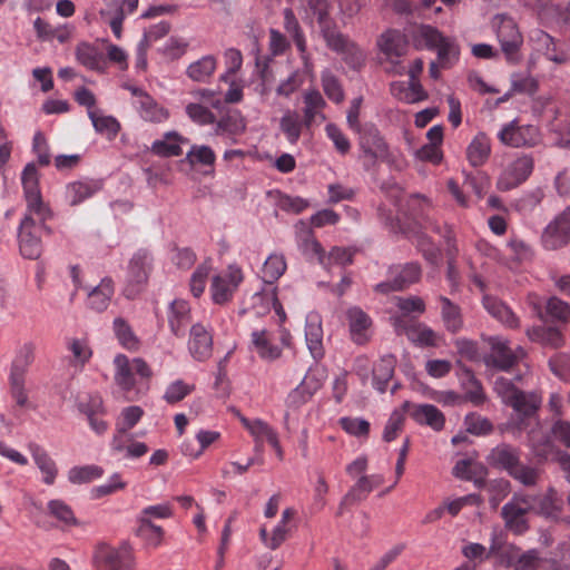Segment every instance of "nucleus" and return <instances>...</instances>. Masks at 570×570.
<instances>
[{"instance_id":"obj_31","label":"nucleus","mask_w":570,"mask_h":570,"mask_svg":"<svg viewBox=\"0 0 570 570\" xmlns=\"http://www.w3.org/2000/svg\"><path fill=\"white\" fill-rule=\"evenodd\" d=\"M325 38L327 41V45L341 52H345L346 60L353 68H357L362 66L365 61V53L362 49H360L354 43L350 42L341 33H325Z\"/></svg>"},{"instance_id":"obj_13","label":"nucleus","mask_w":570,"mask_h":570,"mask_svg":"<svg viewBox=\"0 0 570 570\" xmlns=\"http://www.w3.org/2000/svg\"><path fill=\"white\" fill-rule=\"evenodd\" d=\"M488 344L491 347L488 363L503 371L512 367L525 355V352L521 346H518L515 350H511L509 341L501 336L489 337Z\"/></svg>"},{"instance_id":"obj_38","label":"nucleus","mask_w":570,"mask_h":570,"mask_svg":"<svg viewBox=\"0 0 570 570\" xmlns=\"http://www.w3.org/2000/svg\"><path fill=\"white\" fill-rule=\"evenodd\" d=\"M186 141L177 131H168L163 138L155 140L150 149L160 157L179 156L183 153L181 144Z\"/></svg>"},{"instance_id":"obj_47","label":"nucleus","mask_w":570,"mask_h":570,"mask_svg":"<svg viewBox=\"0 0 570 570\" xmlns=\"http://www.w3.org/2000/svg\"><path fill=\"white\" fill-rule=\"evenodd\" d=\"M287 268L286 259L281 253H272L264 262L262 268V279L268 286H274V283L285 273Z\"/></svg>"},{"instance_id":"obj_60","label":"nucleus","mask_w":570,"mask_h":570,"mask_svg":"<svg viewBox=\"0 0 570 570\" xmlns=\"http://www.w3.org/2000/svg\"><path fill=\"white\" fill-rule=\"evenodd\" d=\"M185 111L189 119L199 126L214 125L216 120L215 115L199 102L188 104Z\"/></svg>"},{"instance_id":"obj_36","label":"nucleus","mask_w":570,"mask_h":570,"mask_svg":"<svg viewBox=\"0 0 570 570\" xmlns=\"http://www.w3.org/2000/svg\"><path fill=\"white\" fill-rule=\"evenodd\" d=\"M33 29L39 40L52 41L53 39H56L60 43L67 42L71 37L73 30L69 24H60L53 27L40 17L35 19Z\"/></svg>"},{"instance_id":"obj_11","label":"nucleus","mask_w":570,"mask_h":570,"mask_svg":"<svg viewBox=\"0 0 570 570\" xmlns=\"http://www.w3.org/2000/svg\"><path fill=\"white\" fill-rule=\"evenodd\" d=\"M499 140L510 147H533L541 141L539 129L533 125L519 126L517 120L504 125L498 134Z\"/></svg>"},{"instance_id":"obj_10","label":"nucleus","mask_w":570,"mask_h":570,"mask_svg":"<svg viewBox=\"0 0 570 570\" xmlns=\"http://www.w3.org/2000/svg\"><path fill=\"white\" fill-rule=\"evenodd\" d=\"M533 168L534 159L531 155H519L503 167L497 180L498 189L507 191L517 188L531 176Z\"/></svg>"},{"instance_id":"obj_28","label":"nucleus","mask_w":570,"mask_h":570,"mask_svg":"<svg viewBox=\"0 0 570 570\" xmlns=\"http://www.w3.org/2000/svg\"><path fill=\"white\" fill-rule=\"evenodd\" d=\"M250 308L256 315H265L274 308L281 321L285 320V312L277 299L275 286L265 284L262 291L255 293L250 298Z\"/></svg>"},{"instance_id":"obj_61","label":"nucleus","mask_w":570,"mask_h":570,"mask_svg":"<svg viewBox=\"0 0 570 570\" xmlns=\"http://www.w3.org/2000/svg\"><path fill=\"white\" fill-rule=\"evenodd\" d=\"M77 60L91 70H99L101 68V56L91 46L81 43L76 50Z\"/></svg>"},{"instance_id":"obj_63","label":"nucleus","mask_w":570,"mask_h":570,"mask_svg":"<svg viewBox=\"0 0 570 570\" xmlns=\"http://www.w3.org/2000/svg\"><path fill=\"white\" fill-rule=\"evenodd\" d=\"M212 271V263L209 261L200 264L190 277V291L195 297L200 296L206 287V281Z\"/></svg>"},{"instance_id":"obj_49","label":"nucleus","mask_w":570,"mask_h":570,"mask_svg":"<svg viewBox=\"0 0 570 570\" xmlns=\"http://www.w3.org/2000/svg\"><path fill=\"white\" fill-rule=\"evenodd\" d=\"M527 335L529 340L551 347H559L563 344V337L556 327L538 326L528 328Z\"/></svg>"},{"instance_id":"obj_64","label":"nucleus","mask_w":570,"mask_h":570,"mask_svg":"<svg viewBox=\"0 0 570 570\" xmlns=\"http://www.w3.org/2000/svg\"><path fill=\"white\" fill-rule=\"evenodd\" d=\"M193 390L194 385L183 380H176L166 387L164 400L169 404L177 403L190 394Z\"/></svg>"},{"instance_id":"obj_1","label":"nucleus","mask_w":570,"mask_h":570,"mask_svg":"<svg viewBox=\"0 0 570 570\" xmlns=\"http://www.w3.org/2000/svg\"><path fill=\"white\" fill-rule=\"evenodd\" d=\"M26 210L19 227L29 230L50 233L47 222L51 219L52 212L41 197L39 188V174L33 164H28L21 174Z\"/></svg>"},{"instance_id":"obj_18","label":"nucleus","mask_w":570,"mask_h":570,"mask_svg":"<svg viewBox=\"0 0 570 570\" xmlns=\"http://www.w3.org/2000/svg\"><path fill=\"white\" fill-rule=\"evenodd\" d=\"M188 351L191 357L198 362H204L212 356L213 336L207 327L200 323L190 327Z\"/></svg>"},{"instance_id":"obj_54","label":"nucleus","mask_w":570,"mask_h":570,"mask_svg":"<svg viewBox=\"0 0 570 570\" xmlns=\"http://www.w3.org/2000/svg\"><path fill=\"white\" fill-rule=\"evenodd\" d=\"M396 305L401 312L397 316L402 317L405 324H409V317H416L425 311L424 301L417 296L397 297Z\"/></svg>"},{"instance_id":"obj_7","label":"nucleus","mask_w":570,"mask_h":570,"mask_svg":"<svg viewBox=\"0 0 570 570\" xmlns=\"http://www.w3.org/2000/svg\"><path fill=\"white\" fill-rule=\"evenodd\" d=\"M291 335L283 332L279 337L275 333L262 328L255 330L250 334L249 348L265 362H275L281 358L284 347L289 346Z\"/></svg>"},{"instance_id":"obj_5","label":"nucleus","mask_w":570,"mask_h":570,"mask_svg":"<svg viewBox=\"0 0 570 570\" xmlns=\"http://www.w3.org/2000/svg\"><path fill=\"white\" fill-rule=\"evenodd\" d=\"M33 358V346L30 343L22 345L17 352L9 373L10 393L19 406H26L28 403V394L26 390V371Z\"/></svg>"},{"instance_id":"obj_57","label":"nucleus","mask_w":570,"mask_h":570,"mask_svg":"<svg viewBox=\"0 0 570 570\" xmlns=\"http://www.w3.org/2000/svg\"><path fill=\"white\" fill-rule=\"evenodd\" d=\"M186 160L191 166H213L216 160V155L207 145H193L186 154Z\"/></svg>"},{"instance_id":"obj_44","label":"nucleus","mask_w":570,"mask_h":570,"mask_svg":"<svg viewBox=\"0 0 570 570\" xmlns=\"http://www.w3.org/2000/svg\"><path fill=\"white\" fill-rule=\"evenodd\" d=\"M102 187L101 180L83 179L75 181L67 187V197L71 205H77L95 195Z\"/></svg>"},{"instance_id":"obj_46","label":"nucleus","mask_w":570,"mask_h":570,"mask_svg":"<svg viewBox=\"0 0 570 570\" xmlns=\"http://www.w3.org/2000/svg\"><path fill=\"white\" fill-rule=\"evenodd\" d=\"M88 117L98 134L106 136L110 140L118 135L120 124L114 116L105 115L101 110L97 109L89 110Z\"/></svg>"},{"instance_id":"obj_50","label":"nucleus","mask_w":570,"mask_h":570,"mask_svg":"<svg viewBox=\"0 0 570 570\" xmlns=\"http://www.w3.org/2000/svg\"><path fill=\"white\" fill-rule=\"evenodd\" d=\"M137 523L138 527L136 533L147 547L157 548L163 543L164 530L160 525L147 520H140L137 521Z\"/></svg>"},{"instance_id":"obj_25","label":"nucleus","mask_w":570,"mask_h":570,"mask_svg":"<svg viewBox=\"0 0 570 570\" xmlns=\"http://www.w3.org/2000/svg\"><path fill=\"white\" fill-rule=\"evenodd\" d=\"M279 130L289 145H296L303 134L311 131V127L297 110L286 109L279 118Z\"/></svg>"},{"instance_id":"obj_40","label":"nucleus","mask_w":570,"mask_h":570,"mask_svg":"<svg viewBox=\"0 0 570 570\" xmlns=\"http://www.w3.org/2000/svg\"><path fill=\"white\" fill-rule=\"evenodd\" d=\"M115 382L126 392L131 391L136 385L135 372L130 360L125 354H118L114 358Z\"/></svg>"},{"instance_id":"obj_26","label":"nucleus","mask_w":570,"mask_h":570,"mask_svg":"<svg viewBox=\"0 0 570 570\" xmlns=\"http://www.w3.org/2000/svg\"><path fill=\"white\" fill-rule=\"evenodd\" d=\"M406 413L420 425H426L434 431H441L445 424L443 413L432 404H414L410 402Z\"/></svg>"},{"instance_id":"obj_15","label":"nucleus","mask_w":570,"mask_h":570,"mask_svg":"<svg viewBox=\"0 0 570 570\" xmlns=\"http://www.w3.org/2000/svg\"><path fill=\"white\" fill-rule=\"evenodd\" d=\"M392 281L383 282L376 285V291L389 293L392 291H402L416 283L421 276V268L416 263L394 266L390 269Z\"/></svg>"},{"instance_id":"obj_51","label":"nucleus","mask_w":570,"mask_h":570,"mask_svg":"<svg viewBox=\"0 0 570 570\" xmlns=\"http://www.w3.org/2000/svg\"><path fill=\"white\" fill-rule=\"evenodd\" d=\"M441 316L446 330L458 332L463 324L461 311L458 305L453 304L449 298L441 296Z\"/></svg>"},{"instance_id":"obj_27","label":"nucleus","mask_w":570,"mask_h":570,"mask_svg":"<svg viewBox=\"0 0 570 570\" xmlns=\"http://www.w3.org/2000/svg\"><path fill=\"white\" fill-rule=\"evenodd\" d=\"M303 116L302 118L312 128L314 125H320L326 120L324 108L326 101L316 89H308L303 95Z\"/></svg>"},{"instance_id":"obj_58","label":"nucleus","mask_w":570,"mask_h":570,"mask_svg":"<svg viewBox=\"0 0 570 570\" xmlns=\"http://www.w3.org/2000/svg\"><path fill=\"white\" fill-rule=\"evenodd\" d=\"M340 425L347 434L358 439H366L371 428L367 420L351 416L341 417Z\"/></svg>"},{"instance_id":"obj_59","label":"nucleus","mask_w":570,"mask_h":570,"mask_svg":"<svg viewBox=\"0 0 570 570\" xmlns=\"http://www.w3.org/2000/svg\"><path fill=\"white\" fill-rule=\"evenodd\" d=\"M491 458L494 463L505 469L509 474L519 463L515 450L508 445H500L493 449L491 452Z\"/></svg>"},{"instance_id":"obj_9","label":"nucleus","mask_w":570,"mask_h":570,"mask_svg":"<svg viewBox=\"0 0 570 570\" xmlns=\"http://www.w3.org/2000/svg\"><path fill=\"white\" fill-rule=\"evenodd\" d=\"M537 508L531 495L515 494L503 505L501 514L505 527L514 533H523L528 529L527 515Z\"/></svg>"},{"instance_id":"obj_62","label":"nucleus","mask_w":570,"mask_h":570,"mask_svg":"<svg viewBox=\"0 0 570 570\" xmlns=\"http://www.w3.org/2000/svg\"><path fill=\"white\" fill-rule=\"evenodd\" d=\"M304 83L303 73L294 70L285 79L281 80L276 87V94L279 97L289 98Z\"/></svg>"},{"instance_id":"obj_33","label":"nucleus","mask_w":570,"mask_h":570,"mask_svg":"<svg viewBox=\"0 0 570 570\" xmlns=\"http://www.w3.org/2000/svg\"><path fill=\"white\" fill-rule=\"evenodd\" d=\"M112 332L121 347L129 352L139 351L141 341L127 320L121 316L114 318Z\"/></svg>"},{"instance_id":"obj_2","label":"nucleus","mask_w":570,"mask_h":570,"mask_svg":"<svg viewBox=\"0 0 570 570\" xmlns=\"http://www.w3.org/2000/svg\"><path fill=\"white\" fill-rule=\"evenodd\" d=\"M377 48L380 51V62L385 71L393 75H403L405 67L402 58L407 52V39L399 30L389 29L377 38Z\"/></svg>"},{"instance_id":"obj_12","label":"nucleus","mask_w":570,"mask_h":570,"mask_svg":"<svg viewBox=\"0 0 570 570\" xmlns=\"http://www.w3.org/2000/svg\"><path fill=\"white\" fill-rule=\"evenodd\" d=\"M541 239L543 247L550 250L561 248L570 242V207L548 224Z\"/></svg>"},{"instance_id":"obj_14","label":"nucleus","mask_w":570,"mask_h":570,"mask_svg":"<svg viewBox=\"0 0 570 570\" xmlns=\"http://www.w3.org/2000/svg\"><path fill=\"white\" fill-rule=\"evenodd\" d=\"M239 421L253 436L256 450L261 451L264 442H267L275 450L276 455L279 459L283 458V450L279 444L278 434L267 422L261 419L249 420L243 415H239Z\"/></svg>"},{"instance_id":"obj_8","label":"nucleus","mask_w":570,"mask_h":570,"mask_svg":"<svg viewBox=\"0 0 570 570\" xmlns=\"http://www.w3.org/2000/svg\"><path fill=\"white\" fill-rule=\"evenodd\" d=\"M243 281V271L235 264L228 265L225 269L214 275L210 284L213 302L223 305L232 301Z\"/></svg>"},{"instance_id":"obj_23","label":"nucleus","mask_w":570,"mask_h":570,"mask_svg":"<svg viewBox=\"0 0 570 570\" xmlns=\"http://www.w3.org/2000/svg\"><path fill=\"white\" fill-rule=\"evenodd\" d=\"M144 411L140 406L131 405L121 411L120 421L117 423L116 433L110 442L112 452H121L125 449L127 432L141 419Z\"/></svg>"},{"instance_id":"obj_20","label":"nucleus","mask_w":570,"mask_h":570,"mask_svg":"<svg viewBox=\"0 0 570 570\" xmlns=\"http://www.w3.org/2000/svg\"><path fill=\"white\" fill-rule=\"evenodd\" d=\"M149 256L139 252L132 256L127 273V297H134L148 278Z\"/></svg>"},{"instance_id":"obj_52","label":"nucleus","mask_w":570,"mask_h":570,"mask_svg":"<svg viewBox=\"0 0 570 570\" xmlns=\"http://www.w3.org/2000/svg\"><path fill=\"white\" fill-rule=\"evenodd\" d=\"M407 407H410V402L405 401L400 407L395 409L391 413L383 431V440L385 442H391L396 439L399 432L403 428Z\"/></svg>"},{"instance_id":"obj_35","label":"nucleus","mask_w":570,"mask_h":570,"mask_svg":"<svg viewBox=\"0 0 570 570\" xmlns=\"http://www.w3.org/2000/svg\"><path fill=\"white\" fill-rule=\"evenodd\" d=\"M45 233L29 230L26 228L18 229V244L20 254L28 259H37L42 253V236Z\"/></svg>"},{"instance_id":"obj_39","label":"nucleus","mask_w":570,"mask_h":570,"mask_svg":"<svg viewBox=\"0 0 570 570\" xmlns=\"http://www.w3.org/2000/svg\"><path fill=\"white\" fill-rule=\"evenodd\" d=\"M396 360L393 355L382 356L373 367V387L380 393H384L387 389V384L391 381Z\"/></svg>"},{"instance_id":"obj_37","label":"nucleus","mask_w":570,"mask_h":570,"mask_svg":"<svg viewBox=\"0 0 570 570\" xmlns=\"http://www.w3.org/2000/svg\"><path fill=\"white\" fill-rule=\"evenodd\" d=\"M216 68L217 58L213 55H205L188 65L186 75L195 82L206 83L213 77Z\"/></svg>"},{"instance_id":"obj_56","label":"nucleus","mask_w":570,"mask_h":570,"mask_svg":"<svg viewBox=\"0 0 570 570\" xmlns=\"http://www.w3.org/2000/svg\"><path fill=\"white\" fill-rule=\"evenodd\" d=\"M433 50L438 52V59L443 67H449L458 61L460 50L455 41L451 38L443 37Z\"/></svg>"},{"instance_id":"obj_53","label":"nucleus","mask_w":570,"mask_h":570,"mask_svg":"<svg viewBox=\"0 0 570 570\" xmlns=\"http://www.w3.org/2000/svg\"><path fill=\"white\" fill-rule=\"evenodd\" d=\"M104 469L99 465H77L68 471V480L72 484H82L100 479Z\"/></svg>"},{"instance_id":"obj_24","label":"nucleus","mask_w":570,"mask_h":570,"mask_svg":"<svg viewBox=\"0 0 570 570\" xmlns=\"http://www.w3.org/2000/svg\"><path fill=\"white\" fill-rule=\"evenodd\" d=\"M391 324L393 325L396 333H405L407 337L416 344L425 346L436 345V333L422 323L410 326L403 322L402 317L391 316Z\"/></svg>"},{"instance_id":"obj_43","label":"nucleus","mask_w":570,"mask_h":570,"mask_svg":"<svg viewBox=\"0 0 570 570\" xmlns=\"http://www.w3.org/2000/svg\"><path fill=\"white\" fill-rule=\"evenodd\" d=\"M484 308L494 318L501 322L503 325L510 328L519 327V320L514 313L500 299L492 296H484L483 298Z\"/></svg>"},{"instance_id":"obj_34","label":"nucleus","mask_w":570,"mask_h":570,"mask_svg":"<svg viewBox=\"0 0 570 570\" xmlns=\"http://www.w3.org/2000/svg\"><path fill=\"white\" fill-rule=\"evenodd\" d=\"M190 322V307L184 299L171 302L168 311V324L175 336H183L185 327Z\"/></svg>"},{"instance_id":"obj_29","label":"nucleus","mask_w":570,"mask_h":570,"mask_svg":"<svg viewBox=\"0 0 570 570\" xmlns=\"http://www.w3.org/2000/svg\"><path fill=\"white\" fill-rule=\"evenodd\" d=\"M305 340L307 348L314 360L324 356L322 320L317 313H309L305 323Z\"/></svg>"},{"instance_id":"obj_42","label":"nucleus","mask_w":570,"mask_h":570,"mask_svg":"<svg viewBox=\"0 0 570 570\" xmlns=\"http://www.w3.org/2000/svg\"><path fill=\"white\" fill-rule=\"evenodd\" d=\"M484 308L494 318L501 322L503 325L510 328L519 327V320L514 313L500 299L492 296H484L483 298Z\"/></svg>"},{"instance_id":"obj_3","label":"nucleus","mask_w":570,"mask_h":570,"mask_svg":"<svg viewBox=\"0 0 570 570\" xmlns=\"http://www.w3.org/2000/svg\"><path fill=\"white\" fill-rule=\"evenodd\" d=\"M493 389L504 404L522 415H532L542 402V397L537 392H522L503 376L495 379Z\"/></svg>"},{"instance_id":"obj_21","label":"nucleus","mask_w":570,"mask_h":570,"mask_svg":"<svg viewBox=\"0 0 570 570\" xmlns=\"http://www.w3.org/2000/svg\"><path fill=\"white\" fill-rule=\"evenodd\" d=\"M28 450L31 454L36 468L41 475L42 483L46 485L55 484L59 475V468L53 458L46 449L37 443H29Z\"/></svg>"},{"instance_id":"obj_48","label":"nucleus","mask_w":570,"mask_h":570,"mask_svg":"<svg viewBox=\"0 0 570 570\" xmlns=\"http://www.w3.org/2000/svg\"><path fill=\"white\" fill-rule=\"evenodd\" d=\"M411 36L416 47L432 50L444 37L436 28L429 24L415 27Z\"/></svg>"},{"instance_id":"obj_32","label":"nucleus","mask_w":570,"mask_h":570,"mask_svg":"<svg viewBox=\"0 0 570 570\" xmlns=\"http://www.w3.org/2000/svg\"><path fill=\"white\" fill-rule=\"evenodd\" d=\"M112 296V281L107 277L102 278L97 286L88 292L87 306L97 313H101L108 308Z\"/></svg>"},{"instance_id":"obj_17","label":"nucleus","mask_w":570,"mask_h":570,"mask_svg":"<svg viewBox=\"0 0 570 570\" xmlns=\"http://www.w3.org/2000/svg\"><path fill=\"white\" fill-rule=\"evenodd\" d=\"M360 147L366 165H374L379 160L389 158L387 145L375 128H370L362 134Z\"/></svg>"},{"instance_id":"obj_16","label":"nucleus","mask_w":570,"mask_h":570,"mask_svg":"<svg viewBox=\"0 0 570 570\" xmlns=\"http://www.w3.org/2000/svg\"><path fill=\"white\" fill-rule=\"evenodd\" d=\"M350 338L357 345L366 344L372 337V318L360 307L352 306L345 312Z\"/></svg>"},{"instance_id":"obj_4","label":"nucleus","mask_w":570,"mask_h":570,"mask_svg":"<svg viewBox=\"0 0 570 570\" xmlns=\"http://www.w3.org/2000/svg\"><path fill=\"white\" fill-rule=\"evenodd\" d=\"M491 27L507 60L513 63L518 62L519 51L523 45V36L518 23L510 16L499 13L492 18Z\"/></svg>"},{"instance_id":"obj_6","label":"nucleus","mask_w":570,"mask_h":570,"mask_svg":"<svg viewBox=\"0 0 570 570\" xmlns=\"http://www.w3.org/2000/svg\"><path fill=\"white\" fill-rule=\"evenodd\" d=\"M92 562L96 570H132L135 559L126 543L119 547L100 543L94 551Z\"/></svg>"},{"instance_id":"obj_55","label":"nucleus","mask_w":570,"mask_h":570,"mask_svg":"<svg viewBox=\"0 0 570 570\" xmlns=\"http://www.w3.org/2000/svg\"><path fill=\"white\" fill-rule=\"evenodd\" d=\"M47 509L49 515L65 525L71 527L78 523L72 509L60 499L50 500L47 504Z\"/></svg>"},{"instance_id":"obj_19","label":"nucleus","mask_w":570,"mask_h":570,"mask_svg":"<svg viewBox=\"0 0 570 570\" xmlns=\"http://www.w3.org/2000/svg\"><path fill=\"white\" fill-rule=\"evenodd\" d=\"M382 483L383 476L381 474H366L356 478L354 485L342 498L338 504L337 515H342L344 513L346 505L364 500L370 494V492H372Z\"/></svg>"},{"instance_id":"obj_41","label":"nucleus","mask_w":570,"mask_h":570,"mask_svg":"<svg viewBox=\"0 0 570 570\" xmlns=\"http://www.w3.org/2000/svg\"><path fill=\"white\" fill-rule=\"evenodd\" d=\"M491 154L490 139L483 134L479 132L469 144L466 148V158L471 166L480 167L487 163Z\"/></svg>"},{"instance_id":"obj_30","label":"nucleus","mask_w":570,"mask_h":570,"mask_svg":"<svg viewBox=\"0 0 570 570\" xmlns=\"http://www.w3.org/2000/svg\"><path fill=\"white\" fill-rule=\"evenodd\" d=\"M132 104L140 118L145 121L160 124L169 118V110L149 94L142 95L140 100Z\"/></svg>"},{"instance_id":"obj_45","label":"nucleus","mask_w":570,"mask_h":570,"mask_svg":"<svg viewBox=\"0 0 570 570\" xmlns=\"http://www.w3.org/2000/svg\"><path fill=\"white\" fill-rule=\"evenodd\" d=\"M531 41L534 43L535 49L541 51L549 60L556 63H563L567 61L568 56L563 52H557L553 38L542 30L535 31L531 36Z\"/></svg>"},{"instance_id":"obj_22","label":"nucleus","mask_w":570,"mask_h":570,"mask_svg":"<svg viewBox=\"0 0 570 570\" xmlns=\"http://www.w3.org/2000/svg\"><path fill=\"white\" fill-rule=\"evenodd\" d=\"M215 136L222 137L226 144H236L240 135L246 130V121L238 111L228 112L214 122Z\"/></svg>"}]
</instances>
